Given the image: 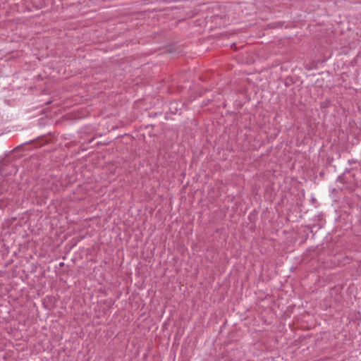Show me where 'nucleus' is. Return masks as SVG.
Returning a JSON list of instances; mask_svg holds the SVG:
<instances>
[{"mask_svg":"<svg viewBox=\"0 0 361 361\" xmlns=\"http://www.w3.org/2000/svg\"><path fill=\"white\" fill-rule=\"evenodd\" d=\"M13 173H16V169L14 168L13 170Z\"/></svg>","mask_w":361,"mask_h":361,"instance_id":"obj_1","label":"nucleus"}]
</instances>
